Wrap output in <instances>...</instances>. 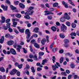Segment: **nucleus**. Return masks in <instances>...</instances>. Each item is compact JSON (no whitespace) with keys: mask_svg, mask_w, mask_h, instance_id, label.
Instances as JSON below:
<instances>
[{"mask_svg":"<svg viewBox=\"0 0 79 79\" xmlns=\"http://www.w3.org/2000/svg\"><path fill=\"white\" fill-rule=\"evenodd\" d=\"M34 9V7H30L28 9L29 11H27L26 12L25 14V15H32L33 13H34V10H32Z\"/></svg>","mask_w":79,"mask_h":79,"instance_id":"f257e3e1","label":"nucleus"},{"mask_svg":"<svg viewBox=\"0 0 79 79\" xmlns=\"http://www.w3.org/2000/svg\"><path fill=\"white\" fill-rule=\"evenodd\" d=\"M25 33V34L27 35L26 37L27 39H29L31 37V32L29 31V29H26Z\"/></svg>","mask_w":79,"mask_h":79,"instance_id":"f03ea898","label":"nucleus"},{"mask_svg":"<svg viewBox=\"0 0 79 79\" xmlns=\"http://www.w3.org/2000/svg\"><path fill=\"white\" fill-rule=\"evenodd\" d=\"M62 27H61V31L63 32H66V30H67V27L64 25V24H62Z\"/></svg>","mask_w":79,"mask_h":79,"instance_id":"7ed1b4c3","label":"nucleus"},{"mask_svg":"<svg viewBox=\"0 0 79 79\" xmlns=\"http://www.w3.org/2000/svg\"><path fill=\"white\" fill-rule=\"evenodd\" d=\"M64 17L65 19H66L67 20H69L70 19V16L68 15V13H65L64 15Z\"/></svg>","mask_w":79,"mask_h":79,"instance_id":"20e7f679","label":"nucleus"},{"mask_svg":"<svg viewBox=\"0 0 79 79\" xmlns=\"http://www.w3.org/2000/svg\"><path fill=\"white\" fill-rule=\"evenodd\" d=\"M44 13H46L44 14V15H45V16L48 15H54V14L52 12H49V11H48V10L45 11Z\"/></svg>","mask_w":79,"mask_h":79,"instance_id":"39448f33","label":"nucleus"},{"mask_svg":"<svg viewBox=\"0 0 79 79\" xmlns=\"http://www.w3.org/2000/svg\"><path fill=\"white\" fill-rule=\"evenodd\" d=\"M1 6L2 8H3L4 11H7L8 6H5L4 5L2 4Z\"/></svg>","mask_w":79,"mask_h":79,"instance_id":"423d86ee","label":"nucleus"},{"mask_svg":"<svg viewBox=\"0 0 79 79\" xmlns=\"http://www.w3.org/2000/svg\"><path fill=\"white\" fill-rule=\"evenodd\" d=\"M17 72V70L15 69H14L12 70L10 73V74L11 75H14Z\"/></svg>","mask_w":79,"mask_h":79,"instance_id":"0eeeda50","label":"nucleus"},{"mask_svg":"<svg viewBox=\"0 0 79 79\" xmlns=\"http://www.w3.org/2000/svg\"><path fill=\"white\" fill-rule=\"evenodd\" d=\"M10 53H11L13 55H16V51H15V49H14L13 48H12L10 49Z\"/></svg>","mask_w":79,"mask_h":79,"instance_id":"6e6552de","label":"nucleus"},{"mask_svg":"<svg viewBox=\"0 0 79 79\" xmlns=\"http://www.w3.org/2000/svg\"><path fill=\"white\" fill-rule=\"evenodd\" d=\"M19 7L21 8L22 9H24V8H25V5H24L23 3H19Z\"/></svg>","mask_w":79,"mask_h":79,"instance_id":"1a4fd4ad","label":"nucleus"},{"mask_svg":"<svg viewBox=\"0 0 79 79\" xmlns=\"http://www.w3.org/2000/svg\"><path fill=\"white\" fill-rule=\"evenodd\" d=\"M2 20H0V23H3L5 22V20L6 19L3 16H2L1 17Z\"/></svg>","mask_w":79,"mask_h":79,"instance_id":"9d476101","label":"nucleus"},{"mask_svg":"<svg viewBox=\"0 0 79 79\" xmlns=\"http://www.w3.org/2000/svg\"><path fill=\"white\" fill-rule=\"evenodd\" d=\"M52 67L53 71H56V68H58V67L56 64H55V65H52Z\"/></svg>","mask_w":79,"mask_h":79,"instance_id":"9b49d317","label":"nucleus"},{"mask_svg":"<svg viewBox=\"0 0 79 79\" xmlns=\"http://www.w3.org/2000/svg\"><path fill=\"white\" fill-rule=\"evenodd\" d=\"M13 44H14V41L12 40H10L7 42L8 45H12Z\"/></svg>","mask_w":79,"mask_h":79,"instance_id":"f8f14e48","label":"nucleus"},{"mask_svg":"<svg viewBox=\"0 0 79 79\" xmlns=\"http://www.w3.org/2000/svg\"><path fill=\"white\" fill-rule=\"evenodd\" d=\"M4 40H5V38H4V36H2L1 39H0V44H3Z\"/></svg>","mask_w":79,"mask_h":79,"instance_id":"ddd939ff","label":"nucleus"},{"mask_svg":"<svg viewBox=\"0 0 79 79\" xmlns=\"http://www.w3.org/2000/svg\"><path fill=\"white\" fill-rule=\"evenodd\" d=\"M15 17L17 18H21V15L19 14H17L15 15Z\"/></svg>","mask_w":79,"mask_h":79,"instance_id":"4468645a","label":"nucleus"},{"mask_svg":"<svg viewBox=\"0 0 79 79\" xmlns=\"http://www.w3.org/2000/svg\"><path fill=\"white\" fill-rule=\"evenodd\" d=\"M46 42V39H44L41 41V43L43 45H45V42Z\"/></svg>","mask_w":79,"mask_h":79,"instance_id":"2eb2a0df","label":"nucleus"},{"mask_svg":"<svg viewBox=\"0 0 79 79\" xmlns=\"http://www.w3.org/2000/svg\"><path fill=\"white\" fill-rule=\"evenodd\" d=\"M59 36L61 39H64L65 37V36L63 34H60Z\"/></svg>","mask_w":79,"mask_h":79,"instance_id":"dca6fc26","label":"nucleus"},{"mask_svg":"<svg viewBox=\"0 0 79 79\" xmlns=\"http://www.w3.org/2000/svg\"><path fill=\"white\" fill-rule=\"evenodd\" d=\"M39 28L35 27V28L33 32H38L39 31Z\"/></svg>","mask_w":79,"mask_h":79,"instance_id":"f3484780","label":"nucleus"},{"mask_svg":"<svg viewBox=\"0 0 79 79\" xmlns=\"http://www.w3.org/2000/svg\"><path fill=\"white\" fill-rule=\"evenodd\" d=\"M63 60H64V58L63 57H62L61 58H60V64H61L63 62Z\"/></svg>","mask_w":79,"mask_h":79,"instance_id":"a211bd4d","label":"nucleus"},{"mask_svg":"<svg viewBox=\"0 0 79 79\" xmlns=\"http://www.w3.org/2000/svg\"><path fill=\"white\" fill-rule=\"evenodd\" d=\"M0 71L1 72H4L5 71V70L4 68L2 67L0 68Z\"/></svg>","mask_w":79,"mask_h":79,"instance_id":"6ab92c4d","label":"nucleus"},{"mask_svg":"<svg viewBox=\"0 0 79 79\" xmlns=\"http://www.w3.org/2000/svg\"><path fill=\"white\" fill-rule=\"evenodd\" d=\"M24 18L27 19H30V16H29V15H26L24 16Z\"/></svg>","mask_w":79,"mask_h":79,"instance_id":"aec40b11","label":"nucleus"},{"mask_svg":"<svg viewBox=\"0 0 79 79\" xmlns=\"http://www.w3.org/2000/svg\"><path fill=\"white\" fill-rule=\"evenodd\" d=\"M71 26L73 28H75L76 27V24L75 23H73L71 24Z\"/></svg>","mask_w":79,"mask_h":79,"instance_id":"412c9836","label":"nucleus"},{"mask_svg":"<svg viewBox=\"0 0 79 79\" xmlns=\"http://www.w3.org/2000/svg\"><path fill=\"white\" fill-rule=\"evenodd\" d=\"M51 29L54 32H55L56 31V28L55 27H52L51 28Z\"/></svg>","mask_w":79,"mask_h":79,"instance_id":"4be33fe9","label":"nucleus"},{"mask_svg":"<svg viewBox=\"0 0 79 79\" xmlns=\"http://www.w3.org/2000/svg\"><path fill=\"white\" fill-rule=\"evenodd\" d=\"M13 25H12L13 27H16V26L18 24V22H13Z\"/></svg>","mask_w":79,"mask_h":79,"instance_id":"5701e85b","label":"nucleus"},{"mask_svg":"<svg viewBox=\"0 0 79 79\" xmlns=\"http://www.w3.org/2000/svg\"><path fill=\"white\" fill-rule=\"evenodd\" d=\"M10 8H11L12 10H16L17 8L16 7H14V6L12 5H11L10 6Z\"/></svg>","mask_w":79,"mask_h":79,"instance_id":"b1692460","label":"nucleus"},{"mask_svg":"<svg viewBox=\"0 0 79 79\" xmlns=\"http://www.w3.org/2000/svg\"><path fill=\"white\" fill-rule=\"evenodd\" d=\"M36 66H39L41 68L43 67V66L41 65V64H40V63H37L36 64Z\"/></svg>","mask_w":79,"mask_h":79,"instance_id":"393cba45","label":"nucleus"},{"mask_svg":"<svg viewBox=\"0 0 79 79\" xmlns=\"http://www.w3.org/2000/svg\"><path fill=\"white\" fill-rule=\"evenodd\" d=\"M60 21L61 22H64L65 21V18H64V17L61 18L60 19Z\"/></svg>","mask_w":79,"mask_h":79,"instance_id":"a878e982","label":"nucleus"},{"mask_svg":"<svg viewBox=\"0 0 79 79\" xmlns=\"http://www.w3.org/2000/svg\"><path fill=\"white\" fill-rule=\"evenodd\" d=\"M34 45L35 47H36V48H39V47H40V46H39V44H38L37 43H35L34 44Z\"/></svg>","mask_w":79,"mask_h":79,"instance_id":"bb28decb","label":"nucleus"},{"mask_svg":"<svg viewBox=\"0 0 79 79\" xmlns=\"http://www.w3.org/2000/svg\"><path fill=\"white\" fill-rule=\"evenodd\" d=\"M46 41L47 43H48L49 42V37L48 35L46 36Z\"/></svg>","mask_w":79,"mask_h":79,"instance_id":"cd10ccee","label":"nucleus"},{"mask_svg":"<svg viewBox=\"0 0 79 79\" xmlns=\"http://www.w3.org/2000/svg\"><path fill=\"white\" fill-rule=\"evenodd\" d=\"M58 3L56 2L53 4V7H56V6H58Z\"/></svg>","mask_w":79,"mask_h":79,"instance_id":"c85d7f7f","label":"nucleus"},{"mask_svg":"<svg viewBox=\"0 0 79 79\" xmlns=\"http://www.w3.org/2000/svg\"><path fill=\"white\" fill-rule=\"evenodd\" d=\"M11 23H8L6 24V27L7 28H10L11 27H10V25Z\"/></svg>","mask_w":79,"mask_h":79,"instance_id":"c756f323","label":"nucleus"},{"mask_svg":"<svg viewBox=\"0 0 79 79\" xmlns=\"http://www.w3.org/2000/svg\"><path fill=\"white\" fill-rule=\"evenodd\" d=\"M31 69L32 71V73H35V70L34 69V67H32L31 68Z\"/></svg>","mask_w":79,"mask_h":79,"instance_id":"7c9ffc66","label":"nucleus"},{"mask_svg":"<svg viewBox=\"0 0 79 79\" xmlns=\"http://www.w3.org/2000/svg\"><path fill=\"white\" fill-rule=\"evenodd\" d=\"M24 30H25V29L24 28H23L22 29H19V31L20 32H21V33H23V32H24Z\"/></svg>","mask_w":79,"mask_h":79,"instance_id":"2f4dec72","label":"nucleus"},{"mask_svg":"<svg viewBox=\"0 0 79 79\" xmlns=\"http://www.w3.org/2000/svg\"><path fill=\"white\" fill-rule=\"evenodd\" d=\"M66 56H72L73 54H71L69 53H66L65 54Z\"/></svg>","mask_w":79,"mask_h":79,"instance_id":"473e14b6","label":"nucleus"},{"mask_svg":"<svg viewBox=\"0 0 79 79\" xmlns=\"http://www.w3.org/2000/svg\"><path fill=\"white\" fill-rule=\"evenodd\" d=\"M69 40L67 39L65 40L64 41V43L65 44H68V43H69Z\"/></svg>","mask_w":79,"mask_h":79,"instance_id":"72a5a7b5","label":"nucleus"},{"mask_svg":"<svg viewBox=\"0 0 79 79\" xmlns=\"http://www.w3.org/2000/svg\"><path fill=\"white\" fill-rule=\"evenodd\" d=\"M39 56H43L44 55V53L42 52H40L39 53Z\"/></svg>","mask_w":79,"mask_h":79,"instance_id":"f704fd0d","label":"nucleus"},{"mask_svg":"<svg viewBox=\"0 0 79 79\" xmlns=\"http://www.w3.org/2000/svg\"><path fill=\"white\" fill-rule=\"evenodd\" d=\"M45 63H47V60H43L42 61V63L41 64H42V65H44V64H45Z\"/></svg>","mask_w":79,"mask_h":79,"instance_id":"c9c22d12","label":"nucleus"},{"mask_svg":"<svg viewBox=\"0 0 79 79\" xmlns=\"http://www.w3.org/2000/svg\"><path fill=\"white\" fill-rule=\"evenodd\" d=\"M70 66L71 68H72L73 69L75 68V66L74 65V64H70Z\"/></svg>","mask_w":79,"mask_h":79,"instance_id":"e433bc0d","label":"nucleus"},{"mask_svg":"<svg viewBox=\"0 0 79 79\" xmlns=\"http://www.w3.org/2000/svg\"><path fill=\"white\" fill-rule=\"evenodd\" d=\"M61 75H62L63 76H67V74H66V73L65 72H62L61 73Z\"/></svg>","mask_w":79,"mask_h":79,"instance_id":"4c0bfd02","label":"nucleus"},{"mask_svg":"<svg viewBox=\"0 0 79 79\" xmlns=\"http://www.w3.org/2000/svg\"><path fill=\"white\" fill-rule=\"evenodd\" d=\"M31 43L32 44H35V40H32L31 41Z\"/></svg>","mask_w":79,"mask_h":79,"instance_id":"58836bf2","label":"nucleus"},{"mask_svg":"<svg viewBox=\"0 0 79 79\" xmlns=\"http://www.w3.org/2000/svg\"><path fill=\"white\" fill-rule=\"evenodd\" d=\"M66 24L67 26H68L69 27L71 26V23L69 22H66Z\"/></svg>","mask_w":79,"mask_h":79,"instance_id":"ea45409f","label":"nucleus"},{"mask_svg":"<svg viewBox=\"0 0 79 79\" xmlns=\"http://www.w3.org/2000/svg\"><path fill=\"white\" fill-rule=\"evenodd\" d=\"M29 57L30 58L32 59V58H34V56H33V55L32 54H31L29 56Z\"/></svg>","mask_w":79,"mask_h":79,"instance_id":"a19ab883","label":"nucleus"},{"mask_svg":"<svg viewBox=\"0 0 79 79\" xmlns=\"http://www.w3.org/2000/svg\"><path fill=\"white\" fill-rule=\"evenodd\" d=\"M33 59L35 60L36 61H37V56L36 55H35L34 57H33Z\"/></svg>","mask_w":79,"mask_h":79,"instance_id":"79ce46f5","label":"nucleus"},{"mask_svg":"<svg viewBox=\"0 0 79 79\" xmlns=\"http://www.w3.org/2000/svg\"><path fill=\"white\" fill-rule=\"evenodd\" d=\"M29 68H30V66H29V65L27 64L26 65V67L24 68V69H29Z\"/></svg>","mask_w":79,"mask_h":79,"instance_id":"37998d69","label":"nucleus"},{"mask_svg":"<svg viewBox=\"0 0 79 79\" xmlns=\"http://www.w3.org/2000/svg\"><path fill=\"white\" fill-rule=\"evenodd\" d=\"M10 36V34H7L5 35V37L6 38H9Z\"/></svg>","mask_w":79,"mask_h":79,"instance_id":"c03bdc74","label":"nucleus"},{"mask_svg":"<svg viewBox=\"0 0 79 79\" xmlns=\"http://www.w3.org/2000/svg\"><path fill=\"white\" fill-rule=\"evenodd\" d=\"M48 19L52 20V15L48 16Z\"/></svg>","mask_w":79,"mask_h":79,"instance_id":"a18cd8bd","label":"nucleus"},{"mask_svg":"<svg viewBox=\"0 0 79 79\" xmlns=\"http://www.w3.org/2000/svg\"><path fill=\"white\" fill-rule=\"evenodd\" d=\"M8 30L10 32H13V29L12 28H9Z\"/></svg>","mask_w":79,"mask_h":79,"instance_id":"49530a36","label":"nucleus"},{"mask_svg":"<svg viewBox=\"0 0 79 79\" xmlns=\"http://www.w3.org/2000/svg\"><path fill=\"white\" fill-rule=\"evenodd\" d=\"M64 46L65 47L68 48V47H69V45L68 44H65L64 45Z\"/></svg>","mask_w":79,"mask_h":79,"instance_id":"de8ad7c7","label":"nucleus"},{"mask_svg":"<svg viewBox=\"0 0 79 79\" xmlns=\"http://www.w3.org/2000/svg\"><path fill=\"white\" fill-rule=\"evenodd\" d=\"M22 66H23V64H21L20 65H19L18 67L19 69H21L22 68Z\"/></svg>","mask_w":79,"mask_h":79,"instance_id":"09e8293b","label":"nucleus"},{"mask_svg":"<svg viewBox=\"0 0 79 79\" xmlns=\"http://www.w3.org/2000/svg\"><path fill=\"white\" fill-rule=\"evenodd\" d=\"M14 31L15 32V33H16L17 34H19V32L18 31V30H17L15 29L14 30Z\"/></svg>","mask_w":79,"mask_h":79,"instance_id":"8fccbe9b","label":"nucleus"},{"mask_svg":"<svg viewBox=\"0 0 79 79\" xmlns=\"http://www.w3.org/2000/svg\"><path fill=\"white\" fill-rule=\"evenodd\" d=\"M27 60L28 62H32L33 61V60L30 59H27Z\"/></svg>","mask_w":79,"mask_h":79,"instance_id":"3c124183","label":"nucleus"},{"mask_svg":"<svg viewBox=\"0 0 79 79\" xmlns=\"http://www.w3.org/2000/svg\"><path fill=\"white\" fill-rule=\"evenodd\" d=\"M42 69V68L40 67H38L37 69V71H41Z\"/></svg>","mask_w":79,"mask_h":79,"instance_id":"603ef678","label":"nucleus"},{"mask_svg":"<svg viewBox=\"0 0 79 79\" xmlns=\"http://www.w3.org/2000/svg\"><path fill=\"white\" fill-rule=\"evenodd\" d=\"M6 2L8 5H11V3L10 2V1H9V0H6Z\"/></svg>","mask_w":79,"mask_h":79,"instance_id":"864d4df0","label":"nucleus"},{"mask_svg":"<svg viewBox=\"0 0 79 79\" xmlns=\"http://www.w3.org/2000/svg\"><path fill=\"white\" fill-rule=\"evenodd\" d=\"M10 21V19H9L6 20V23H9Z\"/></svg>","mask_w":79,"mask_h":79,"instance_id":"5fc2aeb1","label":"nucleus"},{"mask_svg":"<svg viewBox=\"0 0 79 79\" xmlns=\"http://www.w3.org/2000/svg\"><path fill=\"white\" fill-rule=\"evenodd\" d=\"M56 26H60L61 24L58 22H57L56 23Z\"/></svg>","mask_w":79,"mask_h":79,"instance_id":"6e6d98bb","label":"nucleus"},{"mask_svg":"<svg viewBox=\"0 0 79 79\" xmlns=\"http://www.w3.org/2000/svg\"><path fill=\"white\" fill-rule=\"evenodd\" d=\"M23 52L24 53H27V50H26L25 48H23Z\"/></svg>","mask_w":79,"mask_h":79,"instance_id":"4d7b16f0","label":"nucleus"},{"mask_svg":"<svg viewBox=\"0 0 79 79\" xmlns=\"http://www.w3.org/2000/svg\"><path fill=\"white\" fill-rule=\"evenodd\" d=\"M63 52H64V51H63V49L59 50V53H63Z\"/></svg>","mask_w":79,"mask_h":79,"instance_id":"13d9d810","label":"nucleus"},{"mask_svg":"<svg viewBox=\"0 0 79 79\" xmlns=\"http://www.w3.org/2000/svg\"><path fill=\"white\" fill-rule=\"evenodd\" d=\"M69 3H70L71 5H73V6H75V5L74 4V3L73 2H72L71 1H69Z\"/></svg>","mask_w":79,"mask_h":79,"instance_id":"bf43d9fd","label":"nucleus"},{"mask_svg":"<svg viewBox=\"0 0 79 79\" xmlns=\"http://www.w3.org/2000/svg\"><path fill=\"white\" fill-rule=\"evenodd\" d=\"M16 49L18 52H21V49L19 48H17Z\"/></svg>","mask_w":79,"mask_h":79,"instance_id":"052dcab7","label":"nucleus"},{"mask_svg":"<svg viewBox=\"0 0 79 79\" xmlns=\"http://www.w3.org/2000/svg\"><path fill=\"white\" fill-rule=\"evenodd\" d=\"M18 3H19V1H16L14 2L15 5H18Z\"/></svg>","mask_w":79,"mask_h":79,"instance_id":"680f3d73","label":"nucleus"},{"mask_svg":"<svg viewBox=\"0 0 79 79\" xmlns=\"http://www.w3.org/2000/svg\"><path fill=\"white\" fill-rule=\"evenodd\" d=\"M3 29H4L5 30H7L8 29V28L6 27L5 26H4L3 27Z\"/></svg>","mask_w":79,"mask_h":79,"instance_id":"e2e57ef3","label":"nucleus"},{"mask_svg":"<svg viewBox=\"0 0 79 79\" xmlns=\"http://www.w3.org/2000/svg\"><path fill=\"white\" fill-rule=\"evenodd\" d=\"M20 74H21V73H20V72H18L16 73V74L17 76H20Z\"/></svg>","mask_w":79,"mask_h":79,"instance_id":"0e129e2a","label":"nucleus"},{"mask_svg":"<svg viewBox=\"0 0 79 79\" xmlns=\"http://www.w3.org/2000/svg\"><path fill=\"white\" fill-rule=\"evenodd\" d=\"M30 50L31 51V52H33V49H32V47L31 46H30Z\"/></svg>","mask_w":79,"mask_h":79,"instance_id":"69168bd1","label":"nucleus"},{"mask_svg":"<svg viewBox=\"0 0 79 79\" xmlns=\"http://www.w3.org/2000/svg\"><path fill=\"white\" fill-rule=\"evenodd\" d=\"M72 77V75H69L68 77V79H71Z\"/></svg>","mask_w":79,"mask_h":79,"instance_id":"338daca9","label":"nucleus"},{"mask_svg":"<svg viewBox=\"0 0 79 79\" xmlns=\"http://www.w3.org/2000/svg\"><path fill=\"white\" fill-rule=\"evenodd\" d=\"M75 52L77 53L78 54H79V51L78 50V49H77L75 51Z\"/></svg>","mask_w":79,"mask_h":79,"instance_id":"774afa93","label":"nucleus"}]
</instances>
